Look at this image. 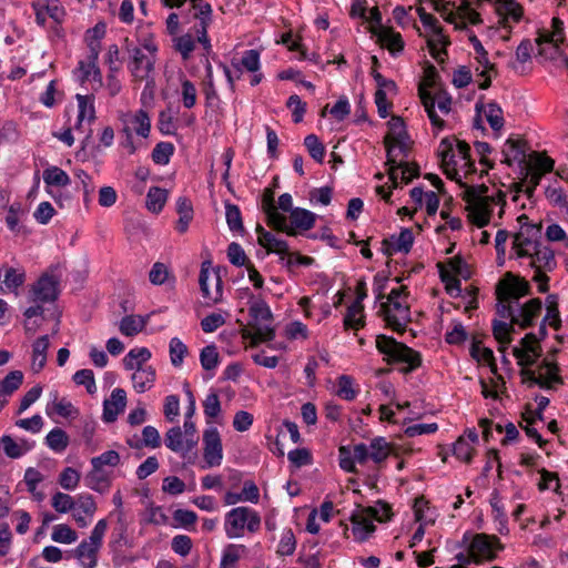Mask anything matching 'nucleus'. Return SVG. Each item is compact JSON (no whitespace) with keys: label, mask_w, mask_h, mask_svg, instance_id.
I'll use <instances>...</instances> for the list:
<instances>
[{"label":"nucleus","mask_w":568,"mask_h":568,"mask_svg":"<svg viewBox=\"0 0 568 568\" xmlns=\"http://www.w3.org/2000/svg\"><path fill=\"white\" fill-rule=\"evenodd\" d=\"M26 281L24 271L8 267L4 271L3 284L10 292H16Z\"/></svg>","instance_id":"obj_59"},{"label":"nucleus","mask_w":568,"mask_h":568,"mask_svg":"<svg viewBox=\"0 0 568 568\" xmlns=\"http://www.w3.org/2000/svg\"><path fill=\"white\" fill-rule=\"evenodd\" d=\"M248 314L251 320L241 331L242 338L250 341L251 346L272 341L275 337V331L272 326L273 315L268 305L263 300L252 301Z\"/></svg>","instance_id":"obj_3"},{"label":"nucleus","mask_w":568,"mask_h":568,"mask_svg":"<svg viewBox=\"0 0 568 568\" xmlns=\"http://www.w3.org/2000/svg\"><path fill=\"white\" fill-rule=\"evenodd\" d=\"M262 524L256 510L246 506L232 508L224 516V531L229 539L242 538L246 532L255 534Z\"/></svg>","instance_id":"obj_5"},{"label":"nucleus","mask_w":568,"mask_h":568,"mask_svg":"<svg viewBox=\"0 0 568 568\" xmlns=\"http://www.w3.org/2000/svg\"><path fill=\"white\" fill-rule=\"evenodd\" d=\"M0 444L2 446L4 454L10 458H20L34 447L33 442H29L27 439L16 442L9 435H3L0 438Z\"/></svg>","instance_id":"obj_30"},{"label":"nucleus","mask_w":568,"mask_h":568,"mask_svg":"<svg viewBox=\"0 0 568 568\" xmlns=\"http://www.w3.org/2000/svg\"><path fill=\"white\" fill-rule=\"evenodd\" d=\"M529 265L535 268L532 280L538 284L540 293H546L549 288V277L545 271H551L556 266L555 255L551 248L545 245H539L530 256Z\"/></svg>","instance_id":"obj_11"},{"label":"nucleus","mask_w":568,"mask_h":568,"mask_svg":"<svg viewBox=\"0 0 568 568\" xmlns=\"http://www.w3.org/2000/svg\"><path fill=\"white\" fill-rule=\"evenodd\" d=\"M392 447L384 437H376L369 444V458L379 464L390 454Z\"/></svg>","instance_id":"obj_47"},{"label":"nucleus","mask_w":568,"mask_h":568,"mask_svg":"<svg viewBox=\"0 0 568 568\" xmlns=\"http://www.w3.org/2000/svg\"><path fill=\"white\" fill-rule=\"evenodd\" d=\"M108 529L105 519H100L92 529L88 539H83L71 551L82 568H95L98 566L99 551L103 545V538Z\"/></svg>","instance_id":"obj_6"},{"label":"nucleus","mask_w":568,"mask_h":568,"mask_svg":"<svg viewBox=\"0 0 568 568\" xmlns=\"http://www.w3.org/2000/svg\"><path fill=\"white\" fill-rule=\"evenodd\" d=\"M435 10L447 21L455 26V29H464L467 24L481 23L480 14L470 8L467 2H462L456 8H450L449 3L435 2Z\"/></svg>","instance_id":"obj_9"},{"label":"nucleus","mask_w":568,"mask_h":568,"mask_svg":"<svg viewBox=\"0 0 568 568\" xmlns=\"http://www.w3.org/2000/svg\"><path fill=\"white\" fill-rule=\"evenodd\" d=\"M552 31L544 30L539 33L536 42L539 48L538 53L547 58H552L564 40V22L559 18L551 21Z\"/></svg>","instance_id":"obj_16"},{"label":"nucleus","mask_w":568,"mask_h":568,"mask_svg":"<svg viewBox=\"0 0 568 568\" xmlns=\"http://www.w3.org/2000/svg\"><path fill=\"white\" fill-rule=\"evenodd\" d=\"M521 375L544 388H551L554 384L561 383L557 365L548 361H544L536 369L523 368Z\"/></svg>","instance_id":"obj_17"},{"label":"nucleus","mask_w":568,"mask_h":568,"mask_svg":"<svg viewBox=\"0 0 568 568\" xmlns=\"http://www.w3.org/2000/svg\"><path fill=\"white\" fill-rule=\"evenodd\" d=\"M204 460L206 467L220 466L223 459L222 442L215 427L207 428L203 434Z\"/></svg>","instance_id":"obj_20"},{"label":"nucleus","mask_w":568,"mask_h":568,"mask_svg":"<svg viewBox=\"0 0 568 568\" xmlns=\"http://www.w3.org/2000/svg\"><path fill=\"white\" fill-rule=\"evenodd\" d=\"M95 510L97 504L93 497L89 494H81L77 497L72 517L80 528H84L90 524Z\"/></svg>","instance_id":"obj_25"},{"label":"nucleus","mask_w":568,"mask_h":568,"mask_svg":"<svg viewBox=\"0 0 568 568\" xmlns=\"http://www.w3.org/2000/svg\"><path fill=\"white\" fill-rule=\"evenodd\" d=\"M126 406V393L123 388H114L110 398L103 402L102 419L105 423H113L124 412Z\"/></svg>","instance_id":"obj_24"},{"label":"nucleus","mask_w":568,"mask_h":568,"mask_svg":"<svg viewBox=\"0 0 568 568\" xmlns=\"http://www.w3.org/2000/svg\"><path fill=\"white\" fill-rule=\"evenodd\" d=\"M381 312L387 325L396 332L404 331L410 322V311L406 300L383 302L381 304Z\"/></svg>","instance_id":"obj_15"},{"label":"nucleus","mask_w":568,"mask_h":568,"mask_svg":"<svg viewBox=\"0 0 568 568\" xmlns=\"http://www.w3.org/2000/svg\"><path fill=\"white\" fill-rule=\"evenodd\" d=\"M257 231H260L258 243L268 252L282 255L288 253V245L286 241L276 237L274 234L264 231L262 227H258Z\"/></svg>","instance_id":"obj_36"},{"label":"nucleus","mask_w":568,"mask_h":568,"mask_svg":"<svg viewBox=\"0 0 568 568\" xmlns=\"http://www.w3.org/2000/svg\"><path fill=\"white\" fill-rule=\"evenodd\" d=\"M201 366L205 371H215L220 364V355L214 344L207 345L200 353Z\"/></svg>","instance_id":"obj_51"},{"label":"nucleus","mask_w":568,"mask_h":568,"mask_svg":"<svg viewBox=\"0 0 568 568\" xmlns=\"http://www.w3.org/2000/svg\"><path fill=\"white\" fill-rule=\"evenodd\" d=\"M123 122L125 126L130 128V133L135 132L142 138L149 136L151 130V120L148 112L143 109L125 114Z\"/></svg>","instance_id":"obj_29"},{"label":"nucleus","mask_w":568,"mask_h":568,"mask_svg":"<svg viewBox=\"0 0 568 568\" xmlns=\"http://www.w3.org/2000/svg\"><path fill=\"white\" fill-rule=\"evenodd\" d=\"M168 200V191L158 186L149 189L146 194V207L153 213L162 211Z\"/></svg>","instance_id":"obj_44"},{"label":"nucleus","mask_w":568,"mask_h":568,"mask_svg":"<svg viewBox=\"0 0 568 568\" xmlns=\"http://www.w3.org/2000/svg\"><path fill=\"white\" fill-rule=\"evenodd\" d=\"M541 227L536 224H525L515 234L513 250L517 257H528L538 248L540 243Z\"/></svg>","instance_id":"obj_13"},{"label":"nucleus","mask_w":568,"mask_h":568,"mask_svg":"<svg viewBox=\"0 0 568 568\" xmlns=\"http://www.w3.org/2000/svg\"><path fill=\"white\" fill-rule=\"evenodd\" d=\"M43 181L47 185L67 186L70 184L69 175L58 166H50L43 171Z\"/></svg>","instance_id":"obj_50"},{"label":"nucleus","mask_w":568,"mask_h":568,"mask_svg":"<svg viewBox=\"0 0 568 568\" xmlns=\"http://www.w3.org/2000/svg\"><path fill=\"white\" fill-rule=\"evenodd\" d=\"M146 320L140 315H126L119 324V331L124 336H134L143 331Z\"/></svg>","instance_id":"obj_43"},{"label":"nucleus","mask_w":568,"mask_h":568,"mask_svg":"<svg viewBox=\"0 0 568 568\" xmlns=\"http://www.w3.org/2000/svg\"><path fill=\"white\" fill-rule=\"evenodd\" d=\"M211 263L203 262L201 265L199 284L202 296L207 303L216 304L222 301L223 286L219 274L210 270Z\"/></svg>","instance_id":"obj_14"},{"label":"nucleus","mask_w":568,"mask_h":568,"mask_svg":"<svg viewBox=\"0 0 568 568\" xmlns=\"http://www.w3.org/2000/svg\"><path fill=\"white\" fill-rule=\"evenodd\" d=\"M262 209L267 215V220L272 226L288 235H295V231L287 224L286 217L277 212L274 203V192L271 189L264 190L262 196Z\"/></svg>","instance_id":"obj_22"},{"label":"nucleus","mask_w":568,"mask_h":568,"mask_svg":"<svg viewBox=\"0 0 568 568\" xmlns=\"http://www.w3.org/2000/svg\"><path fill=\"white\" fill-rule=\"evenodd\" d=\"M245 552L246 547L244 545L230 544L225 546L222 552L220 568L233 567Z\"/></svg>","instance_id":"obj_45"},{"label":"nucleus","mask_w":568,"mask_h":568,"mask_svg":"<svg viewBox=\"0 0 568 568\" xmlns=\"http://www.w3.org/2000/svg\"><path fill=\"white\" fill-rule=\"evenodd\" d=\"M129 69L136 80L148 79L154 67L155 58L143 52L139 47L130 48Z\"/></svg>","instance_id":"obj_21"},{"label":"nucleus","mask_w":568,"mask_h":568,"mask_svg":"<svg viewBox=\"0 0 568 568\" xmlns=\"http://www.w3.org/2000/svg\"><path fill=\"white\" fill-rule=\"evenodd\" d=\"M513 331L511 325L506 322L495 321L493 325V333L495 338L500 344V351L505 352L508 344L511 342L510 332Z\"/></svg>","instance_id":"obj_61"},{"label":"nucleus","mask_w":568,"mask_h":568,"mask_svg":"<svg viewBox=\"0 0 568 568\" xmlns=\"http://www.w3.org/2000/svg\"><path fill=\"white\" fill-rule=\"evenodd\" d=\"M529 293V283L525 280L513 278L507 283L505 292L503 293L504 298L519 300Z\"/></svg>","instance_id":"obj_53"},{"label":"nucleus","mask_w":568,"mask_h":568,"mask_svg":"<svg viewBox=\"0 0 568 568\" xmlns=\"http://www.w3.org/2000/svg\"><path fill=\"white\" fill-rule=\"evenodd\" d=\"M527 145L523 140L508 139L503 148L505 162L511 165L514 162L523 163L526 161Z\"/></svg>","instance_id":"obj_32"},{"label":"nucleus","mask_w":568,"mask_h":568,"mask_svg":"<svg viewBox=\"0 0 568 568\" xmlns=\"http://www.w3.org/2000/svg\"><path fill=\"white\" fill-rule=\"evenodd\" d=\"M418 94L432 124L440 130L444 126V121L437 114L435 106L437 105L438 110L442 113L448 114L450 111L452 98L446 92L443 91H439L435 95H433L426 89L425 83H422L419 85Z\"/></svg>","instance_id":"obj_10"},{"label":"nucleus","mask_w":568,"mask_h":568,"mask_svg":"<svg viewBox=\"0 0 568 568\" xmlns=\"http://www.w3.org/2000/svg\"><path fill=\"white\" fill-rule=\"evenodd\" d=\"M164 443L174 453L185 454L192 450L186 448L185 435L179 426L172 427L166 432Z\"/></svg>","instance_id":"obj_42"},{"label":"nucleus","mask_w":568,"mask_h":568,"mask_svg":"<svg viewBox=\"0 0 568 568\" xmlns=\"http://www.w3.org/2000/svg\"><path fill=\"white\" fill-rule=\"evenodd\" d=\"M387 150V162L389 165L388 175L393 187H398L399 183H409L418 176V166L407 161L410 142L408 136L402 139L385 140Z\"/></svg>","instance_id":"obj_1"},{"label":"nucleus","mask_w":568,"mask_h":568,"mask_svg":"<svg viewBox=\"0 0 568 568\" xmlns=\"http://www.w3.org/2000/svg\"><path fill=\"white\" fill-rule=\"evenodd\" d=\"M75 99L78 101V120L74 128L78 131L85 132L84 122L87 121L90 125L95 120L94 97L77 94ZM87 132L89 135L91 129L88 128Z\"/></svg>","instance_id":"obj_28"},{"label":"nucleus","mask_w":568,"mask_h":568,"mask_svg":"<svg viewBox=\"0 0 568 568\" xmlns=\"http://www.w3.org/2000/svg\"><path fill=\"white\" fill-rule=\"evenodd\" d=\"M186 0H162L163 4L168 8H181ZM194 18L200 21L196 28V40L203 45L206 54L212 50L211 41L207 37V28L212 22V7L209 2L203 0H191Z\"/></svg>","instance_id":"obj_8"},{"label":"nucleus","mask_w":568,"mask_h":568,"mask_svg":"<svg viewBox=\"0 0 568 568\" xmlns=\"http://www.w3.org/2000/svg\"><path fill=\"white\" fill-rule=\"evenodd\" d=\"M504 549L499 538L494 535L476 534L468 547L469 556L476 562L494 560L499 551Z\"/></svg>","instance_id":"obj_12"},{"label":"nucleus","mask_w":568,"mask_h":568,"mask_svg":"<svg viewBox=\"0 0 568 568\" xmlns=\"http://www.w3.org/2000/svg\"><path fill=\"white\" fill-rule=\"evenodd\" d=\"M487 191L486 186H470L463 191L468 220L478 227L489 224L494 205L504 201V195L500 192L496 195H488Z\"/></svg>","instance_id":"obj_2"},{"label":"nucleus","mask_w":568,"mask_h":568,"mask_svg":"<svg viewBox=\"0 0 568 568\" xmlns=\"http://www.w3.org/2000/svg\"><path fill=\"white\" fill-rule=\"evenodd\" d=\"M68 444L69 437L61 428L55 427L45 436V445L55 453L64 452Z\"/></svg>","instance_id":"obj_46"},{"label":"nucleus","mask_w":568,"mask_h":568,"mask_svg":"<svg viewBox=\"0 0 568 568\" xmlns=\"http://www.w3.org/2000/svg\"><path fill=\"white\" fill-rule=\"evenodd\" d=\"M151 358V352L146 347L132 348L123 358V366L128 371L144 367L143 364Z\"/></svg>","instance_id":"obj_41"},{"label":"nucleus","mask_w":568,"mask_h":568,"mask_svg":"<svg viewBox=\"0 0 568 568\" xmlns=\"http://www.w3.org/2000/svg\"><path fill=\"white\" fill-rule=\"evenodd\" d=\"M174 153V145L171 142H159L152 151V160L155 164L165 165Z\"/></svg>","instance_id":"obj_58"},{"label":"nucleus","mask_w":568,"mask_h":568,"mask_svg":"<svg viewBox=\"0 0 568 568\" xmlns=\"http://www.w3.org/2000/svg\"><path fill=\"white\" fill-rule=\"evenodd\" d=\"M33 9L36 21L40 26H44L48 17L57 23H61L65 17V10L59 0H47L45 4L33 3Z\"/></svg>","instance_id":"obj_26"},{"label":"nucleus","mask_w":568,"mask_h":568,"mask_svg":"<svg viewBox=\"0 0 568 568\" xmlns=\"http://www.w3.org/2000/svg\"><path fill=\"white\" fill-rule=\"evenodd\" d=\"M232 64L240 70L244 68L250 72H257L260 70V53L258 51L251 49L246 50L239 62H232Z\"/></svg>","instance_id":"obj_56"},{"label":"nucleus","mask_w":568,"mask_h":568,"mask_svg":"<svg viewBox=\"0 0 568 568\" xmlns=\"http://www.w3.org/2000/svg\"><path fill=\"white\" fill-rule=\"evenodd\" d=\"M49 346L50 339L48 335L40 336L33 342L31 362L33 372L39 373L45 366Z\"/></svg>","instance_id":"obj_35"},{"label":"nucleus","mask_w":568,"mask_h":568,"mask_svg":"<svg viewBox=\"0 0 568 568\" xmlns=\"http://www.w3.org/2000/svg\"><path fill=\"white\" fill-rule=\"evenodd\" d=\"M131 376L133 388L138 393H144L153 387L155 382V369L152 366L138 367Z\"/></svg>","instance_id":"obj_31"},{"label":"nucleus","mask_w":568,"mask_h":568,"mask_svg":"<svg viewBox=\"0 0 568 568\" xmlns=\"http://www.w3.org/2000/svg\"><path fill=\"white\" fill-rule=\"evenodd\" d=\"M377 349L387 357L389 363L406 364L405 372H412L420 366V354L395 338L386 335H378L376 338Z\"/></svg>","instance_id":"obj_7"},{"label":"nucleus","mask_w":568,"mask_h":568,"mask_svg":"<svg viewBox=\"0 0 568 568\" xmlns=\"http://www.w3.org/2000/svg\"><path fill=\"white\" fill-rule=\"evenodd\" d=\"M73 382L78 385H83L87 388V392L91 395L95 394L97 385L94 379V374L91 369L83 368L79 369L73 375Z\"/></svg>","instance_id":"obj_64"},{"label":"nucleus","mask_w":568,"mask_h":568,"mask_svg":"<svg viewBox=\"0 0 568 568\" xmlns=\"http://www.w3.org/2000/svg\"><path fill=\"white\" fill-rule=\"evenodd\" d=\"M554 161L545 155L537 152L530 154V161L528 165L527 179L531 190L540 183V180L545 173L552 171Z\"/></svg>","instance_id":"obj_23"},{"label":"nucleus","mask_w":568,"mask_h":568,"mask_svg":"<svg viewBox=\"0 0 568 568\" xmlns=\"http://www.w3.org/2000/svg\"><path fill=\"white\" fill-rule=\"evenodd\" d=\"M181 99L183 106L192 109L196 104L197 90L195 84L189 79L183 78L181 80Z\"/></svg>","instance_id":"obj_60"},{"label":"nucleus","mask_w":568,"mask_h":568,"mask_svg":"<svg viewBox=\"0 0 568 568\" xmlns=\"http://www.w3.org/2000/svg\"><path fill=\"white\" fill-rule=\"evenodd\" d=\"M367 296V293L359 294L358 297L347 307L346 315L344 317V325L347 328L359 329L364 325L363 320V300Z\"/></svg>","instance_id":"obj_33"},{"label":"nucleus","mask_w":568,"mask_h":568,"mask_svg":"<svg viewBox=\"0 0 568 568\" xmlns=\"http://www.w3.org/2000/svg\"><path fill=\"white\" fill-rule=\"evenodd\" d=\"M540 310L541 301L539 298H532L523 305L516 303V305H509L507 308L511 324H517L523 328L532 325Z\"/></svg>","instance_id":"obj_18"},{"label":"nucleus","mask_w":568,"mask_h":568,"mask_svg":"<svg viewBox=\"0 0 568 568\" xmlns=\"http://www.w3.org/2000/svg\"><path fill=\"white\" fill-rule=\"evenodd\" d=\"M304 145L308 151L310 155L314 159V161H316L317 163H323L325 156V146L320 141L317 135H306L304 139Z\"/></svg>","instance_id":"obj_55"},{"label":"nucleus","mask_w":568,"mask_h":568,"mask_svg":"<svg viewBox=\"0 0 568 568\" xmlns=\"http://www.w3.org/2000/svg\"><path fill=\"white\" fill-rule=\"evenodd\" d=\"M170 359L173 366L180 367L187 354L186 345L178 337H173L169 344Z\"/></svg>","instance_id":"obj_62"},{"label":"nucleus","mask_w":568,"mask_h":568,"mask_svg":"<svg viewBox=\"0 0 568 568\" xmlns=\"http://www.w3.org/2000/svg\"><path fill=\"white\" fill-rule=\"evenodd\" d=\"M51 538L55 542L70 545L77 541L78 534L70 526L59 524L53 527Z\"/></svg>","instance_id":"obj_54"},{"label":"nucleus","mask_w":568,"mask_h":568,"mask_svg":"<svg viewBox=\"0 0 568 568\" xmlns=\"http://www.w3.org/2000/svg\"><path fill=\"white\" fill-rule=\"evenodd\" d=\"M454 140H450L448 138H445L440 141L438 146V156L442 160V163L446 166L455 165L457 164V161L455 160L456 153L454 149Z\"/></svg>","instance_id":"obj_63"},{"label":"nucleus","mask_w":568,"mask_h":568,"mask_svg":"<svg viewBox=\"0 0 568 568\" xmlns=\"http://www.w3.org/2000/svg\"><path fill=\"white\" fill-rule=\"evenodd\" d=\"M290 219L292 226L303 231H308L315 224L316 214L302 207H295L292 210Z\"/></svg>","instance_id":"obj_39"},{"label":"nucleus","mask_w":568,"mask_h":568,"mask_svg":"<svg viewBox=\"0 0 568 568\" xmlns=\"http://www.w3.org/2000/svg\"><path fill=\"white\" fill-rule=\"evenodd\" d=\"M85 486L100 494L106 493L111 487L110 475L101 468H93L87 474Z\"/></svg>","instance_id":"obj_34"},{"label":"nucleus","mask_w":568,"mask_h":568,"mask_svg":"<svg viewBox=\"0 0 568 568\" xmlns=\"http://www.w3.org/2000/svg\"><path fill=\"white\" fill-rule=\"evenodd\" d=\"M176 212L180 215L176 222V231L179 233H185L193 219V206L191 201L185 196H180L176 200Z\"/></svg>","instance_id":"obj_38"},{"label":"nucleus","mask_w":568,"mask_h":568,"mask_svg":"<svg viewBox=\"0 0 568 568\" xmlns=\"http://www.w3.org/2000/svg\"><path fill=\"white\" fill-rule=\"evenodd\" d=\"M483 109L486 120L494 131H499L504 126L503 110L496 102H489L481 108L476 104V110L480 112Z\"/></svg>","instance_id":"obj_40"},{"label":"nucleus","mask_w":568,"mask_h":568,"mask_svg":"<svg viewBox=\"0 0 568 568\" xmlns=\"http://www.w3.org/2000/svg\"><path fill=\"white\" fill-rule=\"evenodd\" d=\"M390 518V508L378 501L376 506H358L351 516L352 532L357 541L367 540L375 531L374 520L383 523Z\"/></svg>","instance_id":"obj_4"},{"label":"nucleus","mask_w":568,"mask_h":568,"mask_svg":"<svg viewBox=\"0 0 568 568\" xmlns=\"http://www.w3.org/2000/svg\"><path fill=\"white\" fill-rule=\"evenodd\" d=\"M414 242L413 233L409 229H403L398 235H392L382 242V250L385 255L392 256L395 253H407Z\"/></svg>","instance_id":"obj_27"},{"label":"nucleus","mask_w":568,"mask_h":568,"mask_svg":"<svg viewBox=\"0 0 568 568\" xmlns=\"http://www.w3.org/2000/svg\"><path fill=\"white\" fill-rule=\"evenodd\" d=\"M336 395L345 400H354L358 395V389L354 386V379L348 375H341L337 378Z\"/></svg>","instance_id":"obj_49"},{"label":"nucleus","mask_w":568,"mask_h":568,"mask_svg":"<svg viewBox=\"0 0 568 568\" xmlns=\"http://www.w3.org/2000/svg\"><path fill=\"white\" fill-rule=\"evenodd\" d=\"M470 355L478 362H486L489 364L491 372L496 374L497 366L495 363L494 354L490 348L484 347L480 342H473L470 347Z\"/></svg>","instance_id":"obj_52"},{"label":"nucleus","mask_w":568,"mask_h":568,"mask_svg":"<svg viewBox=\"0 0 568 568\" xmlns=\"http://www.w3.org/2000/svg\"><path fill=\"white\" fill-rule=\"evenodd\" d=\"M173 47L182 55L183 60H187L195 49V39L190 33L182 34L173 39Z\"/></svg>","instance_id":"obj_57"},{"label":"nucleus","mask_w":568,"mask_h":568,"mask_svg":"<svg viewBox=\"0 0 568 568\" xmlns=\"http://www.w3.org/2000/svg\"><path fill=\"white\" fill-rule=\"evenodd\" d=\"M31 300L37 303L54 302L59 296V278L50 274H43L33 284Z\"/></svg>","instance_id":"obj_19"},{"label":"nucleus","mask_w":568,"mask_h":568,"mask_svg":"<svg viewBox=\"0 0 568 568\" xmlns=\"http://www.w3.org/2000/svg\"><path fill=\"white\" fill-rule=\"evenodd\" d=\"M45 412L48 415H51V413H55L59 416L65 418H74L79 415L78 408H75L73 404L65 398L59 399L57 393L53 394L51 403L47 405Z\"/></svg>","instance_id":"obj_37"},{"label":"nucleus","mask_w":568,"mask_h":568,"mask_svg":"<svg viewBox=\"0 0 568 568\" xmlns=\"http://www.w3.org/2000/svg\"><path fill=\"white\" fill-rule=\"evenodd\" d=\"M23 383V373L21 371H11L2 381H0V394L11 396Z\"/></svg>","instance_id":"obj_48"}]
</instances>
